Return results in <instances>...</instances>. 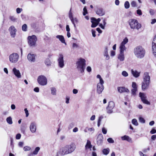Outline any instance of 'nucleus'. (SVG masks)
<instances>
[{"instance_id":"obj_11","label":"nucleus","mask_w":156,"mask_h":156,"mask_svg":"<svg viewBox=\"0 0 156 156\" xmlns=\"http://www.w3.org/2000/svg\"><path fill=\"white\" fill-rule=\"evenodd\" d=\"M58 66L60 68H63L64 66L63 56L62 54H60L58 59Z\"/></svg>"},{"instance_id":"obj_1","label":"nucleus","mask_w":156,"mask_h":156,"mask_svg":"<svg viewBox=\"0 0 156 156\" xmlns=\"http://www.w3.org/2000/svg\"><path fill=\"white\" fill-rule=\"evenodd\" d=\"M76 145L74 143L67 145L60 148L58 154L62 156L70 154L73 152L76 149Z\"/></svg>"},{"instance_id":"obj_50","label":"nucleus","mask_w":156,"mask_h":156,"mask_svg":"<svg viewBox=\"0 0 156 156\" xmlns=\"http://www.w3.org/2000/svg\"><path fill=\"white\" fill-rule=\"evenodd\" d=\"M9 19L12 21L13 22H15L16 20V19L14 16H10Z\"/></svg>"},{"instance_id":"obj_38","label":"nucleus","mask_w":156,"mask_h":156,"mask_svg":"<svg viewBox=\"0 0 156 156\" xmlns=\"http://www.w3.org/2000/svg\"><path fill=\"white\" fill-rule=\"evenodd\" d=\"M45 63L47 66H50L51 64V62L49 59H47L45 61Z\"/></svg>"},{"instance_id":"obj_5","label":"nucleus","mask_w":156,"mask_h":156,"mask_svg":"<svg viewBox=\"0 0 156 156\" xmlns=\"http://www.w3.org/2000/svg\"><path fill=\"white\" fill-rule=\"evenodd\" d=\"M129 23L132 29H136L138 30L141 27V24L138 23L137 20L134 19L129 20Z\"/></svg>"},{"instance_id":"obj_49","label":"nucleus","mask_w":156,"mask_h":156,"mask_svg":"<svg viewBox=\"0 0 156 156\" xmlns=\"http://www.w3.org/2000/svg\"><path fill=\"white\" fill-rule=\"evenodd\" d=\"M23 11V9L22 8H18L16 9V12L18 14L20 13Z\"/></svg>"},{"instance_id":"obj_43","label":"nucleus","mask_w":156,"mask_h":156,"mask_svg":"<svg viewBox=\"0 0 156 156\" xmlns=\"http://www.w3.org/2000/svg\"><path fill=\"white\" fill-rule=\"evenodd\" d=\"M122 74L123 76L125 77L127 76L128 75V73L125 71H123L122 72Z\"/></svg>"},{"instance_id":"obj_39","label":"nucleus","mask_w":156,"mask_h":156,"mask_svg":"<svg viewBox=\"0 0 156 156\" xmlns=\"http://www.w3.org/2000/svg\"><path fill=\"white\" fill-rule=\"evenodd\" d=\"M27 25L26 24H24L22 26V30L23 31H27Z\"/></svg>"},{"instance_id":"obj_18","label":"nucleus","mask_w":156,"mask_h":156,"mask_svg":"<svg viewBox=\"0 0 156 156\" xmlns=\"http://www.w3.org/2000/svg\"><path fill=\"white\" fill-rule=\"evenodd\" d=\"M96 13L100 16H103L105 14L104 9L102 8H98L96 11Z\"/></svg>"},{"instance_id":"obj_45","label":"nucleus","mask_w":156,"mask_h":156,"mask_svg":"<svg viewBox=\"0 0 156 156\" xmlns=\"http://www.w3.org/2000/svg\"><path fill=\"white\" fill-rule=\"evenodd\" d=\"M139 120L140 122L142 123H145V119L142 117H140L139 118Z\"/></svg>"},{"instance_id":"obj_46","label":"nucleus","mask_w":156,"mask_h":156,"mask_svg":"<svg viewBox=\"0 0 156 156\" xmlns=\"http://www.w3.org/2000/svg\"><path fill=\"white\" fill-rule=\"evenodd\" d=\"M107 141L110 143H113L114 142V140L111 138H109L107 139Z\"/></svg>"},{"instance_id":"obj_17","label":"nucleus","mask_w":156,"mask_h":156,"mask_svg":"<svg viewBox=\"0 0 156 156\" xmlns=\"http://www.w3.org/2000/svg\"><path fill=\"white\" fill-rule=\"evenodd\" d=\"M131 73L133 76L135 78H137L140 76V72H138L133 69L131 70Z\"/></svg>"},{"instance_id":"obj_32","label":"nucleus","mask_w":156,"mask_h":156,"mask_svg":"<svg viewBox=\"0 0 156 156\" xmlns=\"http://www.w3.org/2000/svg\"><path fill=\"white\" fill-rule=\"evenodd\" d=\"M40 148L39 147H36L34 150L33 152V154L34 155H36L37 154L38 151L40 150Z\"/></svg>"},{"instance_id":"obj_30","label":"nucleus","mask_w":156,"mask_h":156,"mask_svg":"<svg viewBox=\"0 0 156 156\" xmlns=\"http://www.w3.org/2000/svg\"><path fill=\"white\" fill-rule=\"evenodd\" d=\"M109 149L108 148L106 149H104L102 151V152L104 154L107 155L109 154Z\"/></svg>"},{"instance_id":"obj_47","label":"nucleus","mask_w":156,"mask_h":156,"mask_svg":"<svg viewBox=\"0 0 156 156\" xmlns=\"http://www.w3.org/2000/svg\"><path fill=\"white\" fill-rule=\"evenodd\" d=\"M132 87L133 89H137V85L135 82H133L132 83Z\"/></svg>"},{"instance_id":"obj_33","label":"nucleus","mask_w":156,"mask_h":156,"mask_svg":"<svg viewBox=\"0 0 156 156\" xmlns=\"http://www.w3.org/2000/svg\"><path fill=\"white\" fill-rule=\"evenodd\" d=\"M128 38L127 37H125L121 43V44L125 45L128 42Z\"/></svg>"},{"instance_id":"obj_42","label":"nucleus","mask_w":156,"mask_h":156,"mask_svg":"<svg viewBox=\"0 0 156 156\" xmlns=\"http://www.w3.org/2000/svg\"><path fill=\"white\" fill-rule=\"evenodd\" d=\"M31 149V148L30 147L28 146H26L23 148V150L25 151H30Z\"/></svg>"},{"instance_id":"obj_41","label":"nucleus","mask_w":156,"mask_h":156,"mask_svg":"<svg viewBox=\"0 0 156 156\" xmlns=\"http://www.w3.org/2000/svg\"><path fill=\"white\" fill-rule=\"evenodd\" d=\"M87 13V11L86 6H85L83 9V15L84 16Z\"/></svg>"},{"instance_id":"obj_12","label":"nucleus","mask_w":156,"mask_h":156,"mask_svg":"<svg viewBox=\"0 0 156 156\" xmlns=\"http://www.w3.org/2000/svg\"><path fill=\"white\" fill-rule=\"evenodd\" d=\"M152 50L154 55L156 57V35L152 41Z\"/></svg>"},{"instance_id":"obj_2","label":"nucleus","mask_w":156,"mask_h":156,"mask_svg":"<svg viewBox=\"0 0 156 156\" xmlns=\"http://www.w3.org/2000/svg\"><path fill=\"white\" fill-rule=\"evenodd\" d=\"M150 77L148 73L145 72L143 76V80L141 83L142 89L144 91L147 89L150 84Z\"/></svg>"},{"instance_id":"obj_40","label":"nucleus","mask_w":156,"mask_h":156,"mask_svg":"<svg viewBox=\"0 0 156 156\" xmlns=\"http://www.w3.org/2000/svg\"><path fill=\"white\" fill-rule=\"evenodd\" d=\"M106 109L107 110V112L108 114H111L113 112V109H111L110 108H108V107H107L106 108Z\"/></svg>"},{"instance_id":"obj_23","label":"nucleus","mask_w":156,"mask_h":156,"mask_svg":"<svg viewBox=\"0 0 156 156\" xmlns=\"http://www.w3.org/2000/svg\"><path fill=\"white\" fill-rule=\"evenodd\" d=\"M56 37V38L58 39L62 43L65 44L66 45V43L65 42V39L62 35H57Z\"/></svg>"},{"instance_id":"obj_55","label":"nucleus","mask_w":156,"mask_h":156,"mask_svg":"<svg viewBox=\"0 0 156 156\" xmlns=\"http://www.w3.org/2000/svg\"><path fill=\"white\" fill-rule=\"evenodd\" d=\"M150 133L151 134L155 133H156V130L153 128L150 131Z\"/></svg>"},{"instance_id":"obj_37","label":"nucleus","mask_w":156,"mask_h":156,"mask_svg":"<svg viewBox=\"0 0 156 156\" xmlns=\"http://www.w3.org/2000/svg\"><path fill=\"white\" fill-rule=\"evenodd\" d=\"M132 122L133 124L136 126H137L138 125L137 121L136 119H132Z\"/></svg>"},{"instance_id":"obj_51","label":"nucleus","mask_w":156,"mask_h":156,"mask_svg":"<svg viewBox=\"0 0 156 156\" xmlns=\"http://www.w3.org/2000/svg\"><path fill=\"white\" fill-rule=\"evenodd\" d=\"M104 83V81L102 78L99 79V83H98V84L100 85H103Z\"/></svg>"},{"instance_id":"obj_13","label":"nucleus","mask_w":156,"mask_h":156,"mask_svg":"<svg viewBox=\"0 0 156 156\" xmlns=\"http://www.w3.org/2000/svg\"><path fill=\"white\" fill-rule=\"evenodd\" d=\"M103 135L101 134H99L97 137V144L98 145H101L103 143Z\"/></svg>"},{"instance_id":"obj_34","label":"nucleus","mask_w":156,"mask_h":156,"mask_svg":"<svg viewBox=\"0 0 156 156\" xmlns=\"http://www.w3.org/2000/svg\"><path fill=\"white\" fill-rule=\"evenodd\" d=\"M71 8L69 12V17L71 20V21L73 22V16L72 13L71 12Z\"/></svg>"},{"instance_id":"obj_59","label":"nucleus","mask_w":156,"mask_h":156,"mask_svg":"<svg viewBox=\"0 0 156 156\" xmlns=\"http://www.w3.org/2000/svg\"><path fill=\"white\" fill-rule=\"evenodd\" d=\"M87 70L88 72H90L91 71V68L90 66H88L87 68Z\"/></svg>"},{"instance_id":"obj_15","label":"nucleus","mask_w":156,"mask_h":156,"mask_svg":"<svg viewBox=\"0 0 156 156\" xmlns=\"http://www.w3.org/2000/svg\"><path fill=\"white\" fill-rule=\"evenodd\" d=\"M12 71L14 74L17 78H20L21 77V73L19 70L14 67Z\"/></svg>"},{"instance_id":"obj_54","label":"nucleus","mask_w":156,"mask_h":156,"mask_svg":"<svg viewBox=\"0 0 156 156\" xmlns=\"http://www.w3.org/2000/svg\"><path fill=\"white\" fill-rule=\"evenodd\" d=\"M102 132L104 134H106V133H107V130L105 128L103 127L102 128Z\"/></svg>"},{"instance_id":"obj_3","label":"nucleus","mask_w":156,"mask_h":156,"mask_svg":"<svg viewBox=\"0 0 156 156\" xmlns=\"http://www.w3.org/2000/svg\"><path fill=\"white\" fill-rule=\"evenodd\" d=\"M134 52L136 57L139 58H142L144 56L145 50L142 46H139L134 48Z\"/></svg>"},{"instance_id":"obj_64","label":"nucleus","mask_w":156,"mask_h":156,"mask_svg":"<svg viewBox=\"0 0 156 156\" xmlns=\"http://www.w3.org/2000/svg\"><path fill=\"white\" fill-rule=\"evenodd\" d=\"M156 22V19H153L152 20L151 22V24H153Z\"/></svg>"},{"instance_id":"obj_4","label":"nucleus","mask_w":156,"mask_h":156,"mask_svg":"<svg viewBox=\"0 0 156 156\" xmlns=\"http://www.w3.org/2000/svg\"><path fill=\"white\" fill-rule=\"evenodd\" d=\"M85 60L82 58H80L76 62L77 68L78 71L83 73L84 72L86 65Z\"/></svg>"},{"instance_id":"obj_6","label":"nucleus","mask_w":156,"mask_h":156,"mask_svg":"<svg viewBox=\"0 0 156 156\" xmlns=\"http://www.w3.org/2000/svg\"><path fill=\"white\" fill-rule=\"evenodd\" d=\"M28 44L30 47H35L36 45V42L37 40V38L35 35L29 36L27 38Z\"/></svg>"},{"instance_id":"obj_10","label":"nucleus","mask_w":156,"mask_h":156,"mask_svg":"<svg viewBox=\"0 0 156 156\" xmlns=\"http://www.w3.org/2000/svg\"><path fill=\"white\" fill-rule=\"evenodd\" d=\"M10 35L12 38H15L16 35L17 30L13 26H11L9 29Z\"/></svg>"},{"instance_id":"obj_16","label":"nucleus","mask_w":156,"mask_h":156,"mask_svg":"<svg viewBox=\"0 0 156 156\" xmlns=\"http://www.w3.org/2000/svg\"><path fill=\"white\" fill-rule=\"evenodd\" d=\"M118 90L120 93L123 92H129V91L128 89L124 87H118L117 88Z\"/></svg>"},{"instance_id":"obj_44","label":"nucleus","mask_w":156,"mask_h":156,"mask_svg":"<svg viewBox=\"0 0 156 156\" xmlns=\"http://www.w3.org/2000/svg\"><path fill=\"white\" fill-rule=\"evenodd\" d=\"M137 89H132L131 90L132 94L133 95H136V92L137 91Z\"/></svg>"},{"instance_id":"obj_56","label":"nucleus","mask_w":156,"mask_h":156,"mask_svg":"<svg viewBox=\"0 0 156 156\" xmlns=\"http://www.w3.org/2000/svg\"><path fill=\"white\" fill-rule=\"evenodd\" d=\"M92 32V36L94 37H96V31L95 30H94L92 29L91 30Z\"/></svg>"},{"instance_id":"obj_57","label":"nucleus","mask_w":156,"mask_h":156,"mask_svg":"<svg viewBox=\"0 0 156 156\" xmlns=\"http://www.w3.org/2000/svg\"><path fill=\"white\" fill-rule=\"evenodd\" d=\"M21 135L20 133L17 134L16 137V139L18 140L20 138Z\"/></svg>"},{"instance_id":"obj_28","label":"nucleus","mask_w":156,"mask_h":156,"mask_svg":"<svg viewBox=\"0 0 156 156\" xmlns=\"http://www.w3.org/2000/svg\"><path fill=\"white\" fill-rule=\"evenodd\" d=\"M115 106V104L112 101H110L109 102L108 106V108H110L111 109H113L114 108Z\"/></svg>"},{"instance_id":"obj_62","label":"nucleus","mask_w":156,"mask_h":156,"mask_svg":"<svg viewBox=\"0 0 156 156\" xmlns=\"http://www.w3.org/2000/svg\"><path fill=\"white\" fill-rule=\"evenodd\" d=\"M34 91L36 92H39V88L38 87H36L34 89Z\"/></svg>"},{"instance_id":"obj_52","label":"nucleus","mask_w":156,"mask_h":156,"mask_svg":"<svg viewBox=\"0 0 156 156\" xmlns=\"http://www.w3.org/2000/svg\"><path fill=\"white\" fill-rule=\"evenodd\" d=\"M136 13L139 16H141L142 15V12L140 9H139L137 10Z\"/></svg>"},{"instance_id":"obj_36","label":"nucleus","mask_w":156,"mask_h":156,"mask_svg":"<svg viewBox=\"0 0 156 156\" xmlns=\"http://www.w3.org/2000/svg\"><path fill=\"white\" fill-rule=\"evenodd\" d=\"M73 24L74 27H76V25L75 24V23H77L78 22V20L77 18H73V22L71 21Z\"/></svg>"},{"instance_id":"obj_48","label":"nucleus","mask_w":156,"mask_h":156,"mask_svg":"<svg viewBox=\"0 0 156 156\" xmlns=\"http://www.w3.org/2000/svg\"><path fill=\"white\" fill-rule=\"evenodd\" d=\"M131 5L133 7H136L137 6L136 3L134 1H133L131 2Z\"/></svg>"},{"instance_id":"obj_27","label":"nucleus","mask_w":156,"mask_h":156,"mask_svg":"<svg viewBox=\"0 0 156 156\" xmlns=\"http://www.w3.org/2000/svg\"><path fill=\"white\" fill-rule=\"evenodd\" d=\"M120 52L124 53V51L126 50V48L125 45H122L120 44Z\"/></svg>"},{"instance_id":"obj_63","label":"nucleus","mask_w":156,"mask_h":156,"mask_svg":"<svg viewBox=\"0 0 156 156\" xmlns=\"http://www.w3.org/2000/svg\"><path fill=\"white\" fill-rule=\"evenodd\" d=\"M78 47V45L75 43H73V48H77Z\"/></svg>"},{"instance_id":"obj_58","label":"nucleus","mask_w":156,"mask_h":156,"mask_svg":"<svg viewBox=\"0 0 156 156\" xmlns=\"http://www.w3.org/2000/svg\"><path fill=\"white\" fill-rule=\"evenodd\" d=\"M149 12L150 14L151 15H154V10L152 9H150L149 10Z\"/></svg>"},{"instance_id":"obj_20","label":"nucleus","mask_w":156,"mask_h":156,"mask_svg":"<svg viewBox=\"0 0 156 156\" xmlns=\"http://www.w3.org/2000/svg\"><path fill=\"white\" fill-rule=\"evenodd\" d=\"M104 89V86L103 85H100L98 84L97 85V91L99 94L101 93Z\"/></svg>"},{"instance_id":"obj_35","label":"nucleus","mask_w":156,"mask_h":156,"mask_svg":"<svg viewBox=\"0 0 156 156\" xmlns=\"http://www.w3.org/2000/svg\"><path fill=\"white\" fill-rule=\"evenodd\" d=\"M129 3L128 1H126L124 4L125 8L126 9H128L129 7Z\"/></svg>"},{"instance_id":"obj_25","label":"nucleus","mask_w":156,"mask_h":156,"mask_svg":"<svg viewBox=\"0 0 156 156\" xmlns=\"http://www.w3.org/2000/svg\"><path fill=\"white\" fill-rule=\"evenodd\" d=\"M92 145L91 144V142L89 140H87V144L85 146L86 149L90 148L92 147Z\"/></svg>"},{"instance_id":"obj_60","label":"nucleus","mask_w":156,"mask_h":156,"mask_svg":"<svg viewBox=\"0 0 156 156\" xmlns=\"http://www.w3.org/2000/svg\"><path fill=\"white\" fill-rule=\"evenodd\" d=\"M24 143L22 142H20L19 143L18 145L20 147H22L23 146Z\"/></svg>"},{"instance_id":"obj_8","label":"nucleus","mask_w":156,"mask_h":156,"mask_svg":"<svg viewBox=\"0 0 156 156\" xmlns=\"http://www.w3.org/2000/svg\"><path fill=\"white\" fill-rule=\"evenodd\" d=\"M37 81L40 85L42 86L46 85L47 83L46 78L43 75H41L38 76Z\"/></svg>"},{"instance_id":"obj_22","label":"nucleus","mask_w":156,"mask_h":156,"mask_svg":"<svg viewBox=\"0 0 156 156\" xmlns=\"http://www.w3.org/2000/svg\"><path fill=\"white\" fill-rule=\"evenodd\" d=\"M108 47H106L104 52V55L105 57V59L106 60H108L109 59V56L108 54Z\"/></svg>"},{"instance_id":"obj_29","label":"nucleus","mask_w":156,"mask_h":156,"mask_svg":"<svg viewBox=\"0 0 156 156\" xmlns=\"http://www.w3.org/2000/svg\"><path fill=\"white\" fill-rule=\"evenodd\" d=\"M51 94L53 95H56V90L54 87H51Z\"/></svg>"},{"instance_id":"obj_53","label":"nucleus","mask_w":156,"mask_h":156,"mask_svg":"<svg viewBox=\"0 0 156 156\" xmlns=\"http://www.w3.org/2000/svg\"><path fill=\"white\" fill-rule=\"evenodd\" d=\"M24 111L25 112V114H26V117H27L29 115V112L27 110V108H25L24 109Z\"/></svg>"},{"instance_id":"obj_21","label":"nucleus","mask_w":156,"mask_h":156,"mask_svg":"<svg viewBox=\"0 0 156 156\" xmlns=\"http://www.w3.org/2000/svg\"><path fill=\"white\" fill-rule=\"evenodd\" d=\"M91 21L92 23L91 27L92 28L96 27L98 25V23L96 22V18L94 17H91Z\"/></svg>"},{"instance_id":"obj_31","label":"nucleus","mask_w":156,"mask_h":156,"mask_svg":"<svg viewBox=\"0 0 156 156\" xmlns=\"http://www.w3.org/2000/svg\"><path fill=\"white\" fill-rule=\"evenodd\" d=\"M7 122L9 125H11L12 124V118L11 116H9L7 117L6 119Z\"/></svg>"},{"instance_id":"obj_61","label":"nucleus","mask_w":156,"mask_h":156,"mask_svg":"<svg viewBox=\"0 0 156 156\" xmlns=\"http://www.w3.org/2000/svg\"><path fill=\"white\" fill-rule=\"evenodd\" d=\"M151 139L153 140H155L156 139V135H154L152 136L151 137Z\"/></svg>"},{"instance_id":"obj_24","label":"nucleus","mask_w":156,"mask_h":156,"mask_svg":"<svg viewBox=\"0 0 156 156\" xmlns=\"http://www.w3.org/2000/svg\"><path fill=\"white\" fill-rule=\"evenodd\" d=\"M124 53H120L118 56V58L120 61H123L124 60Z\"/></svg>"},{"instance_id":"obj_14","label":"nucleus","mask_w":156,"mask_h":156,"mask_svg":"<svg viewBox=\"0 0 156 156\" xmlns=\"http://www.w3.org/2000/svg\"><path fill=\"white\" fill-rule=\"evenodd\" d=\"M36 123L34 122H32L30 124V131L32 133H34L36 131Z\"/></svg>"},{"instance_id":"obj_19","label":"nucleus","mask_w":156,"mask_h":156,"mask_svg":"<svg viewBox=\"0 0 156 156\" xmlns=\"http://www.w3.org/2000/svg\"><path fill=\"white\" fill-rule=\"evenodd\" d=\"M29 61L31 62H34L35 61V56L34 54L29 53L27 55Z\"/></svg>"},{"instance_id":"obj_7","label":"nucleus","mask_w":156,"mask_h":156,"mask_svg":"<svg viewBox=\"0 0 156 156\" xmlns=\"http://www.w3.org/2000/svg\"><path fill=\"white\" fill-rule=\"evenodd\" d=\"M9 58L10 62L12 63H15L18 61L19 55L17 53H13L9 55Z\"/></svg>"},{"instance_id":"obj_9","label":"nucleus","mask_w":156,"mask_h":156,"mask_svg":"<svg viewBox=\"0 0 156 156\" xmlns=\"http://www.w3.org/2000/svg\"><path fill=\"white\" fill-rule=\"evenodd\" d=\"M139 95L143 103L147 105H150V102L147 99V97L145 94L140 92Z\"/></svg>"},{"instance_id":"obj_26","label":"nucleus","mask_w":156,"mask_h":156,"mask_svg":"<svg viewBox=\"0 0 156 156\" xmlns=\"http://www.w3.org/2000/svg\"><path fill=\"white\" fill-rule=\"evenodd\" d=\"M121 139L122 140H126L128 142H130L131 141V139L128 136L124 135L121 137Z\"/></svg>"}]
</instances>
